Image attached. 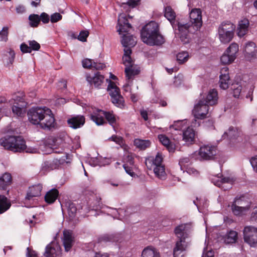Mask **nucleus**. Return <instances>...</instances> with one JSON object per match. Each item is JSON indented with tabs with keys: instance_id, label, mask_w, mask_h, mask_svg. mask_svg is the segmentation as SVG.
Wrapping results in <instances>:
<instances>
[{
	"instance_id": "7c9ffc66",
	"label": "nucleus",
	"mask_w": 257,
	"mask_h": 257,
	"mask_svg": "<svg viewBox=\"0 0 257 257\" xmlns=\"http://www.w3.org/2000/svg\"><path fill=\"white\" fill-rule=\"evenodd\" d=\"M141 257H160V254L156 248L148 246L143 250Z\"/></svg>"
},
{
	"instance_id": "6e6d98bb",
	"label": "nucleus",
	"mask_w": 257,
	"mask_h": 257,
	"mask_svg": "<svg viewBox=\"0 0 257 257\" xmlns=\"http://www.w3.org/2000/svg\"><path fill=\"white\" fill-rule=\"evenodd\" d=\"M242 87L238 84H232L231 89H232L233 96L235 98H239L241 92Z\"/></svg>"
},
{
	"instance_id": "dca6fc26",
	"label": "nucleus",
	"mask_w": 257,
	"mask_h": 257,
	"mask_svg": "<svg viewBox=\"0 0 257 257\" xmlns=\"http://www.w3.org/2000/svg\"><path fill=\"white\" fill-rule=\"evenodd\" d=\"M85 122V117L82 115L73 116L67 120L69 126L74 129L81 127L84 125Z\"/></svg>"
},
{
	"instance_id": "09e8293b",
	"label": "nucleus",
	"mask_w": 257,
	"mask_h": 257,
	"mask_svg": "<svg viewBox=\"0 0 257 257\" xmlns=\"http://www.w3.org/2000/svg\"><path fill=\"white\" fill-rule=\"evenodd\" d=\"M177 61L179 64H183L187 62L189 58V55L187 52L182 51L179 52L176 56Z\"/></svg>"
},
{
	"instance_id": "bb28decb",
	"label": "nucleus",
	"mask_w": 257,
	"mask_h": 257,
	"mask_svg": "<svg viewBox=\"0 0 257 257\" xmlns=\"http://www.w3.org/2000/svg\"><path fill=\"white\" fill-rule=\"evenodd\" d=\"M195 131L190 127H188L183 133V140L186 143H192L195 139Z\"/></svg>"
},
{
	"instance_id": "ddd939ff",
	"label": "nucleus",
	"mask_w": 257,
	"mask_h": 257,
	"mask_svg": "<svg viewBox=\"0 0 257 257\" xmlns=\"http://www.w3.org/2000/svg\"><path fill=\"white\" fill-rule=\"evenodd\" d=\"M188 243L185 239H177L173 249L174 257H183L184 252L186 250Z\"/></svg>"
},
{
	"instance_id": "052dcab7",
	"label": "nucleus",
	"mask_w": 257,
	"mask_h": 257,
	"mask_svg": "<svg viewBox=\"0 0 257 257\" xmlns=\"http://www.w3.org/2000/svg\"><path fill=\"white\" fill-rule=\"evenodd\" d=\"M93 61V60L92 59H85L82 62V66L85 68L92 69Z\"/></svg>"
},
{
	"instance_id": "774afa93",
	"label": "nucleus",
	"mask_w": 257,
	"mask_h": 257,
	"mask_svg": "<svg viewBox=\"0 0 257 257\" xmlns=\"http://www.w3.org/2000/svg\"><path fill=\"white\" fill-rule=\"evenodd\" d=\"M123 167L125 171V172L129 174L131 176L134 177L135 175V173L134 172L132 167L131 166H128L127 164H124L123 165Z\"/></svg>"
},
{
	"instance_id": "6e6552de",
	"label": "nucleus",
	"mask_w": 257,
	"mask_h": 257,
	"mask_svg": "<svg viewBox=\"0 0 257 257\" xmlns=\"http://www.w3.org/2000/svg\"><path fill=\"white\" fill-rule=\"evenodd\" d=\"M190 23L194 31L199 30L202 25V12L199 9H194L190 13Z\"/></svg>"
},
{
	"instance_id": "e433bc0d",
	"label": "nucleus",
	"mask_w": 257,
	"mask_h": 257,
	"mask_svg": "<svg viewBox=\"0 0 257 257\" xmlns=\"http://www.w3.org/2000/svg\"><path fill=\"white\" fill-rule=\"evenodd\" d=\"M163 157L161 153H158L156 156L155 158L153 159H148L146 160V165L148 168H149V165L153 163V165L155 166L159 165H162V163L163 161Z\"/></svg>"
},
{
	"instance_id": "4d7b16f0",
	"label": "nucleus",
	"mask_w": 257,
	"mask_h": 257,
	"mask_svg": "<svg viewBox=\"0 0 257 257\" xmlns=\"http://www.w3.org/2000/svg\"><path fill=\"white\" fill-rule=\"evenodd\" d=\"M109 141H113L116 144L121 146L123 145V138L121 137L117 136L116 135H113L108 139Z\"/></svg>"
},
{
	"instance_id": "de8ad7c7",
	"label": "nucleus",
	"mask_w": 257,
	"mask_h": 257,
	"mask_svg": "<svg viewBox=\"0 0 257 257\" xmlns=\"http://www.w3.org/2000/svg\"><path fill=\"white\" fill-rule=\"evenodd\" d=\"M30 25L32 27H37L40 22L39 16L37 14H31L29 17Z\"/></svg>"
},
{
	"instance_id": "9d476101",
	"label": "nucleus",
	"mask_w": 257,
	"mask_h": 257,
	"mask_svg": "<svg viewBox=\"0 0 257 257\" xmlns=\"http://www.w3.org/2000/svg\"><path fill=\"white\" fill-rule=\"evenodd\" d=\"M62 249L60 245L55 242H51L48 244L44 253L45 257H60Z\"/></svg>"
},
{
	"instance_id": "58836bf2",
	"label": "nucleus",
	"mask_w": 257,
	"mask_h": 257,
	"mask_svg": "<svg viewBox=\"0 0 257 257\" xmlns=\"http://www.w3.org/2000/svg\"><path fill=\"white\" fill-rule=\"evenodd\" d=\"M219 38L220 41L224 44L230 42L234 36V32H227L223 31V33H218Z\"/></svg>"
},
{
	"instance_id": "4c0bfd02",
	"label": "nucleus",
	"mask_w": 257,
	"mask_h": 257,
	"mask_svg": "<svg viewBox=\"0 0 257 257\" xmlns=\"http://www.w3.org/2000/svg\"><path fill=\"white\" fill-rule=\"evenodd\" d=\"M151 142L149 140L136 139L134 140V145L138 148L144 150L150 147Z\"/></svg>"
},
{
	"instance_id": "5fc2aeb1",
	"label": "nucleus",
	"mask_w": 257,
	"mask_h": 257,
	"mask_svg": "<svg viewBox=\"0 0 257 257\" xmlns=\"http://www.w3.org/2000/svg\"><path fill=\"white\" fill-rule=\"evenodd\" d=\"M9 28L7 26L4 27L0 31V39L2 41L7 42L8 40Z\"/></svg>"
},
{
	"instance_id": "0eeeda50",
	"label": "nucleus",
	"mask_w": 257,
	"mask_h": 257,
	"mask_svg": "<svg viewBox=\"0 0 257 257\" xmlns=\"http://www.w3.org/2000/svg\"><path fill=\"white\" fill-rule=\"evenodd\" d=\"M177 26L181 41L184 44L189 43V38L188 37V33H194L196 31L193 30L192 25L189 23L182 24L181 23L177 22L175 28Z\"/></svg>"
},
{
	"instance_id": "e2e57ef3",
	"label": "nucleus",
	"mask_w": 257,
	"mask_h": 257,
	"mask_svg": "<svg viewBox=\"0 0 257 257\" xmlns=\"http://www.w3.org/2000/svg\"><path fill=\"white\" fill-rule=\"evenodd\" d=\"M62 18V16L60 14L55 13L51 16L50 21L52 23H56L61 20Z\"/></svg>"
},
{
	"instance_id": "a878e982",
	"label": "nucleus",
	"mask_w": 257,
	"mask_h": 257,
	"mask_svg": "<svg viewBox=\"0 0 257 257\" xmlns=\"http://www.w3.org/2000/svg\"><path fill=\"white\" fill-rule=\"evenodd\" d=\"M164 16L170 21L173 28H175L176 13L170 6H167L165 8Z\"/></svg>"
},
{
	"instance_id": "423d86ee",
	"label": "nucleus",
	"mask_w": 257,
	"mask_h": 257,
	"mask_svg": "<svg viewBox=\"0 0 257 257\" xmlns=\"http://www.w3.org/2000/svg\"><path fill=\"white\" fill-rule=\"evenodd\" d=\"M243 238L244 241L250 246H255L257 245V228L250 226L245 227Z\"/></svg>"
},
{
	"instance_id": "603ef678",
	"label": "nucleus",
	"mask_w": 257,
	"mask_h": 257,
	"mask_svg": "<svg viewBox=\"0 0 257 257\" xmlns=\"http://www.w3.org/2000/svg\"><path fill=\"white\" fill-rule=\"evenodd\" d=\"M221 177H220V180L218 179L217 181H216L214 183L215 185H216L219 187H220V188H223L224 186L223 185L224 184L230 183V185L231 184V181L230 180L229 178L223 177L222 176V175H221ZM218 178H219V177H218Z\"/></svg>"
},
{
	"instance_id": "ea45409f",
	"label": "nucleus",
	"mask_w": 257,
	"mask_h": 257,
	"mask_svg": "<svg viewBox=\"0 0 257 257\" xmlns=\"http://www.w3.org/2000/svg\"><path fill=\"white\" fill-rule=\"evenodd\" d=\"M25 95L23 92H18L17 93L13 95V98L9 100V102L11 104H16V102L18 103H24V104L27 103L25 101Z\"/></svg>"
},
{
	"instance_id": "9b49d317",
	"label": "nucleus",
	"mask_w": 257,
	"mask_h": 257,
	"mask_svg": "<svg viewBox=\"0 0 257 257\" xmlns=\"http://www.w3.org/2000/svg\"><path fill=\"white\" fill-rule=\"evenodd\" d=\"M216 154V148L214 146L205 145L200 148L199 156L204 160H210L214 159Z\"/></svg>"
},
{
	"instance_id": "864d4df0",
	"label": "nucleus",
	"mask_w": 257,
	"mask_h": 257,
	"mask_svg": "<svg viewBox=\"0 0 257 257\" xmlns=\"http://www.w3.org/2000/svg\"><path fill=\"white\" fill-rule=\"evenodd\" d=\"M76 212L77 208L75 204L72 202L69 203L68 206V213L71 219H73L75 217Z\"/></svg>"
},
{
	"instance_id": "20e7f679",
	"label": "nucleus",
	"mask_w": 257,
	"mask_h": 257,
	"mask_svg": "<svg viewBox=\"0 0 257 257\" xmlns=\"http://www.w3.org/2000/svg\"><path fill=\"white\" fill-rule=\"evenodd\" d=\"M107 89L111 97L112 103L117 107L121 109L124 108L125 106L124 99L120 94V89L115 83L109 80Z\"/></svg>"
},
{
	"instance_id": "473e14b6",
	"label": "nucleus",
	"mask_w": 257,
	"mask_h": 257,
	"mask_svg": "<svg viewBox=\"0 0 257 257\" xmlns=\"http://www.w3.org/2000/svg\"><path fill=\"white\" fill-rule=\"evenodd\" d=\"M238 136V132L237 130L233 126H230L227 130L222 135L223 139H228L230 141H233L236 139Z\"/></svg>"
},
{
	"instance_id": "a211bd4d",
	"label": "nucleus",
	"mask_w": 257,
	"mask_h": 257,
	"mask_svg": "<svg viewBox=\"0 0 257 257\" xmlns=\"http://www.w3.org/2000/svg\"><path fill=\"white\" fill-rule=\"evenodd\" d=\"M220 87L223 89H226L228 88V82L229 76L228 68L227 67L222 68L220 70Z\"/></svg>"
},
{
	"instance_id": "b1692460",
	"label": "nucleus",
	"mask_w": 257,
	"mask_h": 257,
	"mask_svg": "<svg viewBox=\"0 0 257 257\" xmlns=\"http://www.w3.org/2000/svg\"><path fill=\"white\" fill-rule=\"evenodd\" d=\"M12 182V177L9 173H5L0 177V189L6 190Z\"/></svg>"
},
{
	"instance_id": "69168bd1",
	"label": "nucleus",
	"mask_w": 257,
	"mask_h": 257,
	"mask_svg": "<svg viewBox=\"0 0 257 257\" xmlns=\"http://www.w3.org/2000/svg\"><path fill=\"white\" fill-rule=\"evenodd\" d=\"M39 17L40 18V21H41L44 24L48 23L50 20L49 16L46 13H42L40 16H39Z\"/></svg>"
},
{
	"instance_id": "a19ab883",
	"label": "nucleus",
	"mask_w": 257,
	"mask_h": 257,
	"mask_svg": "<svg viewBox=\"0 0 257 257\" xmlns=\"http://www.w3.org/2000/svg\"><path fill=\"white\" fill-rule=\"evenodd\" d=\"M237 232L235 231L230 230L225 235L224 241L226 243H232L236 242L238 236Z\"/></svg>"
},
{
	"instance_id": "c9c22d12",
	"label": "nucleus",
	"mask_w": 257,
	"mask_h": 257,
	"mask_svg": "<svg viewBox=\"0 0 257 257\" xmlns=\"http://www.w3.org/2000/svg\"><path fill=\"white\" fill-rule=\"evenodd\" d=\"M11 205V203L9 201L7 197L0 195V214H2L8 210Z\"/></svg>"
},
{
	"instance_id": "cd10ccee",
	"label": "nucleus",
	"mask_w": 257,
	"mask_h": 257,
	"mask_svg": "<svg viewBox=\"0 0 257 257\" xmlns=\"http://www.w3.org/2000/svg\"><path fill=\"white\" fill-rule=\"evenodd\" d=\"M58 195V190L56 189H52L46 194L45 200L47 203L52 204L56 201Z\"/></svg>"
},
{
	"instance_id": "4468645a",
	"label": "nucleus",
	"mask_w": 257,
	"mask_h": 257,
	"mask_svg": "<svg viewBox=\"0 0 257 257\" xmlns=\"http://www.w3.org/2000/svg\"><path fill=\"white\" fill-rule=\"evenodd\" d=\"M63 244L65 251L68 252L70 250L74 243V237L70 230H65L63 231Z\"/></svg>"
},
{
	"instance_id": "72a5a7b5",
	"label": "nucleus",
	"mask_w": 257,
	"mask_h": 257,
	"mask_svg": "<svg viewBox=\"0 0 257 257\" xmlns=\"http://www.w3.org/2000/svg\"><path fill=\"white\" fill-rule=\"evenodd\" d=\"M235 26L229 21L224 22L221 23L218 28V33H223V31L227 32H234Z\"/></svg>"
},
{
	"instance_id": "2eb2a0df",
	"label": "nucleus",
	"mask_w": 257,
	"mask_h": 257,
	"mask_svg": "<svg viewBox=\"0 0 257 257\" xmlns=\"http://www.w3.org/2000/svg\"><path fill=\"white\" fill-rule=\"evenodd\" d=\"M204 99L205 102L208 105H214L217 103L218 92L215 89L210 90L206 95H200V99Z\"/></svg>"
},
{
	"instance_id": "a18cd8bd",
	"label": "nucleus",
	"mask_w": 257,
	"mask_h": 257,
	"mask_svg": "<svg viewBox=\"0 0 257 257\" xmlns=\"http://www.w3.org/2000/svg\"><path fill=\"white\" fill-rule=\"evenodd\" d=\"M154 172L155 175L159 178L162 179L165 177L166 173L164 165H159L154 168Z\"/></svg>"
},
{
	"instance_id": "412c9836",
	"label": "nucleus",
	"mask_w": 257,
	"mask_h": 257,
	"mask_svg": "<svg viewBox=\"0 0 257 257\" xmlns=\"http://www.w3.org/2000/svg\"><path fill=\"white\" fill-rule=\"evenodd\" d=\"M249 23L247 19H244L238 23L237 34L239 37L244 36L248 32Z\"/></svg>"
},
{
	"instance_id": "f3484780",
	"label": "nucleus",
	"mask_w": 257,
	"mask_h": 257,
	"mask_svg": "<svg viewBox=\"0 0 257 257\" xmlns=\"http://www.w3.org/2000/svg\"><path fill=\"white\" fill-rule=\"evenodd\" d=\"M117 24L119 27L117 31L120 34L122 33H127L132 28V26L128 23L127 19L123 14L119 16Z\"/></svg>"
},
{
	"instance_id": "c03bdc74",
	"label": "nucleus",
	"mask_w": 257,
	"mask_h": 257,
	"mask_svg": "<svg viewBox=\"0 0 257 257\" xmlns=\"http://www.w3.org/2000/svg\"><path fill=\"white\" fill-rule=\"evenodd\" d=\"M104 116L108 122L109 124L114 126L116 124V118L115 115L113 113V111H104Z\"/></svg>"
},
{
	"instance_id": "aec40b11",
	"label": "nucleus",
	"mask_w": 257,
	"mask_h": 257,
	"mask_svg": "<svg viewBox=\"0 0 257 257\" xmlns=\"http://www.w3.org/2000/svg\"><path fill=\"white\" fill-rule=\"evenodd\" d=\"M104 110L96 109L90 114V119L97 125H101L105 123L104 119Z\"/></svg>"
},
{
	"instance_id": "4be33fe9",
	"label": "nucleus",
	"mask_w": 257,
	"mask_h": 257,
	"mask_svg": "<svg viewBox=\"0 0 257 257\" xmlns=\"http://www.w3.org/2000/svg\"><path fill=\"white\" fill-rule=\"evenodd\" d=\"M158 139L161 144L166 147L170 153H174L176 150L174 144L172 143L169 139L165 135H158Z\"/></svg>"
},
{
	"instance_id": "8fccbe9b",
	"label": "nucleus",
	"mask_w": 257,
	"mask_h": 257,
	"mask_svg": "<svg viewBox=\"0 0 257 257\" xmlns=\"http://www.w3.org/2000/svg\"><path fill=\"white\" fill-rule=\"evenodd\" d=\"M239 50L238 45L235 43H231L229 47L226 49V53H228L230 55H233L235 59L236 57V54Z\"/></svg>"
},
{
	"instance_id": "2f4dec72",
	"label": "nucleus",
	"mask_w": 257,
	"mask_h": 257,
	"mask_svg": "<svg viewBox=\"0 0 257 257\" xmlns=\"http://www.w3.org/2000/svg\"><path fill=\"white\" fill-rule=\"evenodd\" d=\"M137 43L133 35L128 34L123 35L121 40V44L124 47H134Z\"/></svg>"
},
{
	"instance_id": "5701e85b",
	"label": "nucleus",
	"mask_w": 257,
	"mask_h": 257,
	"mask_svg": "<svg viewBox=\"0 0 257 257\" xmlns=\"http://www.w3.org/2000/svg\"><path fill=\"white\" fill-rule=\"evenodd\" d=\"M13 104L12 109L14 114L18 117H23L26 113L25 108L27 106V104L16 102V104Z\"/></svg>"
},
{
	"instance_id": "0e129e2a",
	"label": "nucleus",
	"mask_w": 257,
	"mask_h": 257,
	"mask_svg": "<svg viewBox=\"0 0 257 257\" xmlns=\"http://www.w3.org/2000/svg\"><path fill=\"white\" fill-rule=\"evenodd\" d=\"M20 50L23 53H30L32 52L30 46H28L25 43H23L21 44Z\"/></svg>"
},
{
	"instance_id": "6ab92c4d",
	"label": "nucleus",
	"mask_w": 257,
	"mask_h": 257,
	"mask_svg": "<svg viewBox=\"0 0 257 257\" xmlns=\"http://www.w3.org/2000/svg\"><path fill=\"white\" fill-rule=\"evenodd\" d=\"M42 185L40 184L30 187L26 196V199L30 200L33 197H39L41 194Z\"/></svg>"
},
{
	"instance_id": "bf43d9fd",
	"label": "nucleus",
	"mask_w": 257,
	"mask_h": 257,
	"mask_svg": "<svg viewBox=\"0 0 257 257\" xmlns=\"http://www.w3.org/2000/svg\"><path fill=\"white\" fill-rule=\"evenodd\" d=\"M123 64L126 67L131 66L134 65V62L132 60L131 56H123L122 57Z\"/></svg>"
},
{
	"instance_id": "79ce46f5",
	"label": "nucleus",
	"mask_w": 257,
	"mask_h": 257,
	"mask_svg": "<svg viewBox=\"0 0 257 257\" xmlns=\"http://www.w3.org/2000/svg\"><path fill=\"white\" fill-rule=\"evenodd\" d=\"M234 202L239 206H245V207L243 208V210L245 212L248 210L250 208V202L246 200L244 196H241L238 198H236Z\"/></svg>"
},
{
	"instance_id": "f257e3e1",
	"label": "nucleus",
	"mask_w": 257,
	"mask_h": 257,
	"mask_svg": "<svg viewBox=\"0 0 257 257\" xmlns=\"http://www.w3.org/2000/svg\"><path fill=\"white\" fill-rule=\"evenodd\" d=\"M29 121L34 124H40L43 128L50 129L56 125L54 114L47 107L31 109L28 112Z\"/></svg>"
},
{
	"instance_id": "1a4fd4ad",
	"label": "nucleus",
	"mask_w": 257,
	"mask_h": 257,
	"mask_svg": "<svg viewBox=\"0 0 257 257\" xmlns=\"http://www.w3.org/2000/svg\"><path fill=\"white\" fill-rule=\"evenodd\" d=\"M67 159V155L63 154V156L60 158L54 159L53 161H46L42 165V169L44 171L53 170L58 168L60 165L64 163Z\"/></svg>"
},
{
	"instance_id": "3c124183",
	"label": "nucleus",
	"mask_w": 257,
	"mask_h": 257,
	"mask_svg": "<svg viewBox=\"0 0 257 257\" xmlns=\"http://www.w3.org/2000/svg\"><path fill=\"white\" fill-rule=\"evenodd\" d=\"M245 207V206H239L233 202L231 205V210L234 215H240L245 212L243 210Z\"/></svg>"
},
{
	"instance_id": "13d9d810",
	"label": "nucleus",
	"mask_w": 257,
	"mask_h": 257,
	"mask_svg": "<svg viewBox=\"0 0 257 257\" xmlns=\"http://www.w3.org/2000/svg\"><path fill=\"white\" fill-rule=\"evenodd\" d=\"M89 36V32L87 31H81L77 37V39L81 42H86Z\"/></svg>"
},
{
	"instance_id": "7ed1b4c3",
	"label": "nucleus",
	"mask_w": 257,
	"mask_h": 257,
	"mask_svg": "<svg viewBox=\"0 0 257 257\" xmlns=\"http://www.w3.org/2000/svg\"><path fill=\"white\" fill-rule=\"evenodd\" d=\"M0 144L5 149L14 152H23L35 154L38 152L37 148L28 147L25 139L21 136H7L0 139Z\"/></svg>"
},
{
	"instance_id": "39448f33",
	"label": "nucleus",
	"mask_w": 257,
	"mask_h": 257,
	"mask_svg": "<svg viewBox=\"0 0 257 257\" xmlns=\"http://www.w3.org/2000/svg\"><path fill=\"white\" fill-rule=\"evenodd\" d=\"M209 111V105L205 102L204 99H199L195 104L192 113L196 118L203 119L206 117Z\"/></svg>"
},
{
	"instance_id": "338daca9",
	"label": "nucleus",
	"mask_w": 257,
	"mask_h": 257,
	"mask_svg": "<svg viewBox=\"0 0 257 257\" xmlns=\"http://www.w3.org/2000/svg\"><path fill=\"white\" fill-rule=\"evenodd\" d=\"M104 67H105V65L104 63H98L97 62H95L94 60H93L92 69L101 70Z\"/></svg>"
},
{
	"instance_id": "f03ea898",
	"label": "nucleus",
	"mask_w": 257,
	"mask_h": 257,
	"mask_svg": "<svg viewBox=\"0 0 257 257\" xmlns=\"http://www.w3.org/2000/svg\"><path fill=\"white\" fill-rule=\"evenodd\" d=\"M141 36L143 42L150 46H161L165 42V38L159 32L158 24L153 21L143 28Z\"/></svg>"
},
{
	"instance_id": "f704fd0d",
	"label": "nucleus",
	"mask_w": 257,
	"mask_h": 257,
	"mask_svg": "<svg viewBox=\"0 0 257 257\" xmlns=\"http://www.w3.org/2000/svg\"><path fill=\"white\" fill-rule=\"evenodd\" d=\"M119 239L118 234H105L98 238V242H118Z\"/></svg>"
},
{
	"instance_id": "c85d7f7f",
	"label": "nucleus",
	"mask_w": 257,
	"mask_h": 257,
	"mask_svg": "<svg viewBox=\"0 0 257 257\" xmlns=\"http://www.w3.org/2000/svg\"><path fill=\"white\" fill-rule=\"evenodd\" d=\"M255 44L252 42H248L244 48V52L246 56L254 58L256 56Z\"/></svg>"
},
{
	"instance_id": "c756f323",
	"label": "nucleus",
	"mask_w": 257,
	"mask_h": 257,
	"mask_svg": "<svg viewBox=\"0 0 257 257\" xmlns=\"http://www.w3.org/2000/svg\"><path fill=\"white\" fill-rule=\"evenodd\" d=\"M124 72L126 77L127 79H133L134 77L139 74L140 70L139 68H137L133 65L126 67L124 69Z\"/></svg>"
},
{
	"instance_id": "37998d69",
	"label": "nucleus",
	"mask_w": 257,
	"mask_h": 257,
	"mask_svg": "<svg viewBox=\"0 0 257 257\" xmlns=\"http://www.w3.org/2000/svg\"><path fill=\"white\" fill-rule=\"evenodd\" d=\"M192 164V162L189 157H182L180 158L179 162L180 168L183 172H185V169H187V167L191 166Z\"/></svg>"
},
{
	"instance_id": "f8f14e48",
	"label": "nucleus",
	"mask_w": 257,
	"mask_h": 257,
	"mask_svg": "<svg viewBox=\"0 0 257 257\" xmlns=\"http://www.w3.org/2000/svg\"><path fill=\"white\" fill-rule=\"evenodd\" d=\"M191 229L190 224H181L176 226L174 229V233L177 239L186 240L189 237V233Z\"/></svg>"
},
{
	"instance_id": "49530a36",
	"label": "nucleus",
	"mask_w": 257,
	"mask_h": 257,
	"mask_svg": "<svg viewBox=\"0 0 257 257\" xmlns=\"http://www.w3.org/2000/svg\"><path fill=\"white\" fill-rule=\"evenodd\" d=\"M235 59L234 56L233 55H230L228 53H226V51L220 58L221 63L224 64H230L234 61Z\"/></svg>"
},
{
	"instance_id": "680f3d73",
	"label": "nucleus",
	"mask_w": 257,
	"mask_h": 257,
	"mask_svg": "<svg viewBox=\"0 0 257 257\" xmlns=\"http://www.w3.org/2000/svg\"><path fill=\"white\" fill-rule=\"evenodd\" d=\"M30 49L34 51H38L40 49V45L36 41H29L28 42Z\"/></svg>"
},
{
	"instance_id": "393cba45",
	"label": "nucleus",
	"mask_w": 257,
	"mask_h": 257,
	"mask_svg": "<svg viewBox=\"0 0 257 257\" xmlns=\"http://www.w3.org/2000/svg\"><path fill=\"white\" fill-rule=\"evenodd\" d=\"M87 81L90 84H93L94 85L98 87L103 82L104 76L100 74V72H97L93 77L87 76Z\"/></svg>"
}]
</instances>
